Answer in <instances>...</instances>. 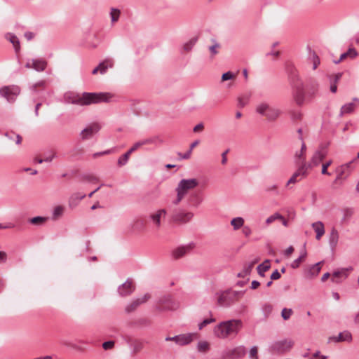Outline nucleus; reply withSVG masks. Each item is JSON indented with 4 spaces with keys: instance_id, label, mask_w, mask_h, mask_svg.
I'll return each instance as SVG.
<instances>
[{
    "instance_id": "nucleus-1",
    "label": "nucleus",
    "mask_w": 359,
    "mask_h": 359,
    "mask_svg": "<svg viewBox=\"0 0 359 359\" xmlns=\"http://www.w3.org/2000/svg\"><path fill=\"white\" fill-rule=\"evenodd\" d=\"M243 327L241 320L232 319L222 321L215 326L213 330L214 335L222 339L231 337H235Z\"/></svg>"
},
{
    "instance_id": "nucleus-2",
    "label": "nucleus",
    "mask_w": 359,
    "mask_h": 359,
    "mask_svg": "<svg viewBox=\"0 0 359 359\" xmlns=\"http://www.w3.org/2000/svg\"><path fill=\"white\" fill-rule=\"evenodd\" d=\"M111 96L104 93H83L81 95H74L69 97V102L79 105H89L101 102H108Z\"/></svg>"
},
{
    "instance_id": "nucleus-3",
    "label": "nucleus",
    "mask_w": 359,
    "mask_h": 359,
    "mask_svg": "<svg viewBox=\"0 0 359 359\" xmlns=\"http://www.w3.org/2000/svg\"><path fill=\"white\" fill-rule=\"evenodd\" d=\"M255 111L270 122L276 121L281 115V110L266 102L257 104Z\"/></svg>"
},
{
    "instance_id": "nucleus-4",
    "label": "nucleus",
    "mask_w": 359,
    "mask_h": 359,
    "mask_svg": "<svg viewBox=\"0 0 359 359\" xmlns=\"http://www.w3.org/2000/svg\"><path fill=\"white\" fill-rule=\"evenodd\" d=\"M198 185V181L196 179H183L180 181L176 188L177 198L174 201V204L177 205L187 194L188 191L194 189Z\"/></svg>"
},
{
    "instance_id": "nucleus-5",
    "label": "nucleus",
    "mask_w": 359,
    "mask_h": 359,
    "mask_svg": "<svg viewBox=\"0 0 359 359\" xmlns=\"http://www.w3.org/2000/svg\"><path fill=\"white\" fill-rule=\"evenodd\" d=\"M217 304L220 306H229L233 302L238 301L243 293L239 291L226 290L217 293Z\"/></svg>"
},
{
    "instance_id": "nucleus-6",
    "label": "nucleus",
    "mask_w": 359,
    "mask_h": 359,
    "mask_svg": "<svg viewBox=\"0 0 359 359\" xmlns=\"http://www.w3.org/2000/svg\"><path fill=\"white\" fill-rule=\"evenodd\" d=\"M20 93V88L15 85L6 86L0 88V95L8 102L13 103Z\"/></svg>"
},
{
    "instance_id": "nucleus-7",
    "label": "nucleus",
    "mask_w": 359,
    "mask_h": 359,
    "mask_svg": "<svg viewBox=\"0 0 359 359\" xmlns=\"http://www.w3.org/2000/svg\"><path fill=\"white\" fill-rule=\"evenodd\" d=\"M355 162H356V158H354L353 160L351 161L350 162L339 166L336 170V172L337 173V175L335 179V181L346 179L353 170V169H354L353 163Z\"/></svg>"
},
{
    "instance_id": "nucleus-8",
    "label": "nucleus",
    "mask_w": 359,
    "mask_h": 359,
    "mask_svg": "<svg viewBox=\"0 0 359 359\" xmlns=\"http://www.w3.org/2000/svg\"><path fill=\"white\" fill-rule=\"evenodd\" d=\"M307 170L308 166L306 163H303V165H299L297 171L287 181V185H289L290 184H295L296 182L300 181L302 179L306 177L307 175Z\"/></svg>"
},
{
    "instance_id": "nucleus-9",
    "label": "nucleus",
    "mask_w": 359,
    "mask_h": 359,
    "mask_svg": "<svg viewBox=\"0 0 359 359\" xmlns=\"http://www.w3.org/2000/svg\"><path fill=\"white\" fill-rule=\"evenodd\" d=\"M245 348L243 346L236 347L232 349L227 350L224 352V359H238L245 355Z\"/></svg>"
},
{
    "instance_id": "nucleus-10",
    "label": "nucleus",
    "mask_w": 359,
    "mask_h": 359,
    "mask_svg": "<svg viewBox=\"0 0 359 359\" xmlns=\"http://www.w3.org/2000/svg\"><path fill=\"white\" fill-rule=\"evenodd\" d=\"M193 217L194 214L191 212L180 211L174 213L172 218L174 222L186 224L190 222Z\"/></svg>"
},
{
    "instance_id": "nucleus-11",
    "label": "nucleus",
    "mask_w": 359,
    "mask_h": 359,
    "mask_svg": "<svg viewBox=\"0 0 359 359\" xmlns=\"http://www.w3.org/2000/svg\"><path fill=\"white\" fill-rule=\"evenodd\" d=\"M167 212L165 209H159L149 215V219L152 222L156 230L161 226V219L165 218Z\"/></svg>"
},
{
    "instance_id": "nucleus-12",
    "label": "nucleus",
    "mask_w": 359,
    "mask_h": 359,
    "mask_svg": "<svg viewBox=\"0 0 359 359\" xmlns=\"http://www.w3.org/2000/svg\"><path fill=\"white\" fill-rule=\"evenodd\" d=\"M47 67V62L43 59H32L29 60L25 67L30 69H34L37 72H42L45 70Z\"/></svg>"
},
{
    "instance_id": "nucleus-13",
    "label": "nucleus",
    "mask_w": 359,
    "mask_h": 359,
    "mask_svg": "<svg viewBox=\"0 0 359 359\" xmlns=\"http://www.w3.org/2000/svg\"><path fill=\"white\" fill-rule=\"evenodd\" d=\"M100 129V126L97 123H93L84 128L81 132V137L83 140H87L92 137Z\"/></svg>"
},
{
    "instance_id": "nucleus-14",
    "label": "nucleus",
    "mask_w": 359,
    "mask_h": 359,
    "mask_svg": "<svg viewBox=\"0 0 359 359\" xmlns=\"http://www.w3.org/2000/svg\"><path fill=\"white\" fill-rule=\"evenodd\" d=\"M194 246L195 245L194 243H190L186 245L180 246L172 251V255L175 259H179L187 253H189L194 248Z\"/></svg>"
},
{
    "instance_id": "nucleus-15",
    "label": "nucleus",
    "mask_w": 359,
    "mask_h": 359,
    "mask_svg": "<svg viewBox=\"0 0 359 359\" xmlns=\"http://www.w3.org/2000/svg\"><path fill=\"white\" fill-rule=\"evenodd\" d=\"M326 156L327 151L325 149H320L316 151L311 158V163L307 165L308 168L318 165Z\"/></svg>"
},
{
    "instance_id": "nucleus-16",
    "label": "nucleus",
    "mask_w": 359,
    "mask_h": 359,
    "mask_svg": "<svg viewBox=\"0 0 359 359\" xmlns=\"http://www.w3.org/2000/svg\"><path fill=\"white\" fill-rule=\"evenodd\" d=\"M150 299V294H145L140 298L134 299L130 304L126 307V312L130 313L134 311L139 306L145 303Z\"/></svg>"
},
{
    "instance_id": "nucleus-17",
    "label": "nucleus",
    "mask_w": 359,
    "mask_h": 359,
    "mask_svg": "<svg viewBox=\"0 0 359 359\" xmlns=\"http://www.w3.org/2000/svg\"><path fill=\"white\" fill-rule=\"evenodd\" d=\"M352 334L348 331L345 330L342 332H340L338 336H334L329 338V342L333 341L335 343L338 342H351L352 341Z\"/></svg>"
},
{
    "instance_id": "nucleus-18",
    "label": "nucleus",
    "mask_w": 359,
    "mask_h": 359,
    "mask_svg": "<svg viewBox=\"0 0 359 359\" xmlns=\"http://www.w3.org/2000/svg\"><path fill=\"white\" fill-rule=\"evenodd\" d=\"M293 344L294 343L291 340L279 341L273 345V349L278 352H285L289 351Z\"/></svg>"
},
{
    "instance_id": "nucleus-19",
    "label": "nucleus",
    "mask_w": 359,
    "mask_h": 359,
    "mask_svg": "<svg viewBox=\"0 0 359 359\" xmlns=\"http://www.w3.org/2000/svg\"><path fill=\"white\" fill-rule=\"evenodd\" d=\"M135 290V287L133 285L132 281L127 280L124 283H123L121 286H119L118 291L121 296L126 297L133 293Z\"/></svg>"
},
{
    "instance_id": "nucleus-20",
    "label": "nucleus",
    "mask_w": 359,
    "mask_h": 359,
    "mask_svg": "<svg viewBox=\"0 0 359 359\" xmlns=\"http://www.w3.org/2000/svg\"><path fill=\"white\" fill-rule=\"evenodd\" d=\"M197 337L196 333H186L178 335L177 344L180 346H185L190 344Z\"/></svg>"
},
{
    "instance_id": "nucleus-21",
    "label": "nucleus",
    "mask_w": 359,
    "mask_h": 359,
    "mask_svg": "<svg viewBox=\"0 0 359 359\" xmlns=\"http://www.w3.org/2000/svg\"><path fill=\"white\" fill-rule=\"evenodd\" d=\"M160 302L163 304V309L172 310L178 307V303L175 302L169 295L161 299Z\"/></svg>"
},
{
    "instance_id": "nucleus-22",
    "label": "nucleus",
    "mask_w": 359,
    "mask_h": 359,
    "mask_svg": "<svg viewBox=\"0 0 359 359\" xmlns=\"http://www.w3.org/2000/svg\"><path fill=\"white\" fill-rule=\"evenodd\" d=\"M306 146L304 142L302 143L301 149L294 154V160L297 164L303 165L306 159Z\"/></svg>"
},
{
    "instance_id": "nucleus-23",
    "label": "nucleus",
    "mask_w": 359,
    "mask_h": 359,
    "mask_svg": "<svg viewBox=\"0 0 359 359\" xmlns=\"http://www.w3.org/2000/svg\"><path fill=\"white\" fill-rule=\"evenodd\" d=\"M86 197V194L75 193L72 194L69 199V206L71 208H75L79 202Z\"/></svg>"
},
{
    "instance_id": "nucleus-24",
    "label": "nucleus",
    "mask_w": 359,
    "mask_h": 359,
    "mask_svg": "<svg viewBox=\"0 0 359 359\" xmlns=\"http://www.w3.org/2000/svg\"><path fill=\"white\" fill-rule=\"evenodd\" d=\"M312 227L316 233V238L320 240L321 237L325 234V226L322 222H316L312 224Z\"/></svg>"
},
{
    "instance_id": "nucleus-25",
    "label": "nucleus",
    "mask_w": 359,
    "mask_h": 359,
    "mask_svg": "<svg viewBox=\"0 0 359 359\" xmlns=\"http://www.w3.org/2000/svg\"><path fill=\"white\" fill-rule=\"evenodd\" d=\"M339 235L337 229L333 227L331 229L329 238V243L332 248H335L337 247L339 241Z\"/></svg>"
},
{
    "instance_id": "nucleus-26",
    "label": "nucleus",
    "mask_w": 359,
    "mask_h": 359,
    "mask_svg": "<svg viewBox=\"0 0 359 359\" xmlns=\"http://www.w3.org/2000/svg\"><path fill=\"white\" fill-rule=\"evenodd\" d=\"M211 41L212 44L208 46V50L210 54V57L212 60L214 57L219 53L221 44L215 39H212Z\"/></svg>"
},
{
    "instance_id": "nucleus-27",
    "label": "nucleus",
    "mask_w": 359,
    "mask_h": 359,
    "mask_svg": "<svg viewBox=\"0 0 359 359\" xmlns=\"http://www.w3.org/2000/svg\"><path fill=\"white\" fill-rule=\"evenodd\" d=\"M114 66V61L111 58H107L98 65L100 72L103 74H104L108 68H111Z\"/></svg>"
},
{
    "instance_id": "nucleus-28",
    "label": "nucleus",
    "mask_w": 359,
    "mask_h": 359,
    "mask_svg": "<svg viewBox=\"0 0 359 359\" xmlns=\"http://www.w3.org/2000/svg\"><path fill=\"white\" fill-rule=\"evenodd\" d=\"M358 55L356 50L353 48H351L347 52L344 53L341 55L340 58L338 60L334 61V63L338 64L346 57L355 58Z\"/></svg>"
},
{
    "instance_id": "nucleus-29",
    "label": "nucleus",
    "mask_w": 359,
    "mask_h": 359,
    "mask_svg": "<svg viewBox=\"0 0 359 359\" xmlns=\"http://www.w3.org/2000/svg\"><path fill=\"white\" fill-rule=\"evenodd\" d=\"M6 39L13 45L15 52L18 53L20 50V45L18 38L11 33H8L6 35Z\"/></svg>"
},
{
    "instance_id": "nucleus-30",
    "label": "nucleus",
    "mask_w": 359,
    "mask_h": 359,
    "mask_svg": "<svg viewBox=\"0 0 359 359\" xmlns=\"http://www.w3.org/2000/svg\"><path fill=\"white\" fill-rule=\"evenodd\" d=\"M322 263H323V262H319L309 267V269H308L307 273L310 278H313V277L318 276V274L320 271V269H321L320 265Z\"/></svg>"
},
{
    "instance_id": "nucleus-31",
    "label": "nucleus",
    "mask_w": 359,
    "mask_h": 359,
    "mask_svg": "<svg viewBox=\"0 0 359 359\" xmlns=\"http://www.w3.org/2000/svg\"><path fill=\"white\" fill-rule=\"evenodd\" d=\"M154 140L151 138L144 139L143 140L137 142L133 144V146L128 150L130 154H132L133 151L139 149L140 147L146 144H152L154 142Z\"/></svg>"
},
{
    "instance_id": "nucleus-32",
    "label": "nucleus",
    "mask_w": 359,
    "mask_h": 359,
    "mask_svg": "<svg viewBox=\"0 0 359 359\" xmlns=\"http://www.w3.org/2000/svg\"><path fill=\"white\" fill-rule=\"evenodd\" d=\"M256 262H257V261H255V262H252L249 264H245L243 266V269L240 273H238L237 276L239 278H245V277L248 276L250 273V272L254 266V264Z\"/></svg>"
},
{
    "instance_id": "nucleus-33",
    "label": "nucleus",
    "mask_w": 359,
    "mask_h": 359,
    "mask_svg": "<svg viewBox=\"0 0 359 359\" xmlns=\"http://www.w3.org/2000/svg\"><path fill=\"white\" fill-rule=\"evenodd\" d=\"M309 60L313 63V69H316L320 65V60L315 51H309Z\"/></svg>"
},
{
    "instance_id": "nucleus-34",
    "label": "nucleus",
    "mask_w": 359,
    "mask_h": 359,
    "mask_svg": "<svg viewBox=\"0 0 359 359\" xmlns=\"http://www.w3.org/2000/svg\"><path fill=\"white\" fill-rule=\"evenodd\" d=\"M269 260L264 261L257 266V272L261 276H264V273L270 269Z\"/></svg>"
},
{
    "instance_id": "nucleus-35",
    "label": "nucleus",
    "mask_w": 359,
    "mask_h": 359,
    "mask_svg": "<svg viewBox=\"0 0 359 359\" xmlns=\"http://www.w3.org/2000/svg\"><path fill=\"white\" fill-rule=\"evenodd\" d=\"M341 212L343 215L341 221L343 222H346L351 218V217L353 216V215L354 213V210L352 208H346L341 210Z\"/></svg>"
},
{
    "instance_id": "nucleus-36",
    "label": "nucleus",
    "mask_w": 359,
    "mask_h": 359,
    "mask_svg": "<svg viewBox=\"0 0 359 359\" xmlns=\"http://www.w3.org/2000/svg\"><path fill=\"white\" fill-rule=\"evenodd\" d=\"M231 224L234 230H238L244 224V219L241 217H235L231 219Z\"/></svg>"
},
{
    "instance_id": "nucleus-37",
    "label": "nucleus",
    "mask_w": 359,
    "mask_h": 359,
    "mask_svg": "<svg viewBox=\"0 0 359 359\" xmlns=\"http://www.w3.org/2000/svg\"><path fill=\"white\" fill-rule=\"evenodd\" d=\"M48 220L47 217H41V216H37L34 217L33 218H31L29 220V222L36 226H41L45 224Z\"/></svg>"
},
{
    "instance_id": "nucleus-38",
    "label": "nucleus",
    "mask_w": 359,
    "mask_h": 359,
    "mask_svg": "<svg viewBox=\"0 0 359 359\" xmlns=\"http://www.w3.org/2000/svg\"><path fill=\"white\" fill-rule=\"evenodd\" d=\"M347 274L345 270H341L340 271H335L332 273V280L335 283L341 282L340 280H338L339 278H342L343 279L346 278Z\"/></svg>"
},
{
    "instance_id": "nucleus-39",
    "label": "nucleus",
    "mask_w": 359,
    "mask_h": 359,
    "mask_svg": "<svg viewBox=\"0 0 359 359\" xmlns=\"http://www.w3.org/2000/svg\"><path fill=\"white\" fill-rule=\"evenodd\" d=\"M355 108V104L353 102H350L342 106L341 109V115L344 114H349L354 111Z\"/></svg>"
},
{
    "instance_id": "nucleus-40",
    "label": "nucleus",
    "mask_w": 359,
    "mask_h": 359,
    "mask_svg": "<svg viewBox=\"0 0 359 359\" xmlns=\"http://www.w3.org/2000/svg\"><path fill=\"white\" fill-rule=\"evenodd\" d=\"M210 348V344L206 341H200L197 344V350L199 352L205 353Z\"/></svg>"
},
{
    "instance_id": "nucleus-41",
    "label": "nucleus",
    "mask_w": 359,
    "mask_h": 359,
    "mask_svg": "<svg viewBox=\"0 0 359 359\" xmlns=\"http://www.w3.org/2000/svg\"><path fill=\"white\" fill-rule=\"evenodd\" d=\"M65 208L62 205L56 206L53 211V219H57L60 217H61L64 213Z\"/></svg>"
},
{
    "instance_id": "nucleus-42",
    "label": "nucleus",
    "mask_w": 359,
    "mask_h": 359,
    "mask_svg": "<svg viewBox=\"0 0 359 359\" xmlns=\"http://www.w3.org/2000/svg\"><path fill=\"white\" fill-rule=\"evenodd\" d=\"M130 154H130L128 151L126 153L120 156L117 161L118 165L119 167L125 165L127 163Z\"/></svg>"
},
{
    "instance_id": "nucleus-43",
    "label": "nucleus",
    "mask_w": 359,
    "mask_h": 359,
    "mask_svg": "<svg viewBox=\"0 0 359 359\" xmlns=\"http://www.w3.org/2000/svg\"><path fill=\"white\" fill-rule=\"evenodd\" d=\"M197 40H198L197 36H195V37L191 39L188 42L184 43V46H183L184 50L187 52L191 50L194 46L196 44Z\"/></svg>"
},
{
    "instance_id": "nucleus-44",
    "label": "nucleus",
    "mask_w": 359,
    "mask_h": 359,
    "mask_svg": "<svg viewBox=\"0 0 359 359\" xmlns=\"http://www.w3.org/2000/svg\"><path fill=\"white\" fill-rule=\"evenodd\" d=\"M238 106L241 108L246 106L250 100V95H242L238 97Z\"/></svg>"
},
{
    "instance_id": "nucleus-45",
    "label": "nucleus",
    "mask_w": 359,
    "mask_h": 359,
    "mask_svg": "<svg viewBox=\"0 0 359 359\" xmlns=\"http://www.w3.org/2000/svg\"><path fill=\"white\" fill-rule=\"evenodd\" d=\"M5 136L7 137L9 140H13L14 137H16L15 143L17 144H20L22 142V137L20 135L15 134L13 132L11 133H6Z\"/></svg>"
},
{
    "instance_id": "nucleus-46",
    "label": "nucleus",
    "mask_w": 359,
    "mask_h": 359,
    "mask_svg": "<svg viewBox=\"0 0 359 359\" xmlns=\"http://www.w3.org/2000/svg\"><path fill=\"white\" fill-rule=\"evenodd\" d=\"M237 74L232 72H227L224 73L222 76V81H226L231 79H234L236 77Z\"/></svg>"
},
{
    "instance_id": "nucleus-47",
    "label": "nucleus",
    "mask_w": 359,
    "mask_h": 359,
    "mask_svg": "<svg viewBox=\"0 0 359 359\" xmlns=\"http://www.w3.org/2000/svg\"><path fill=\"white\" fill-rule=\"evenodd\" d=\"M293 311L291 309H283L281 312V316L284 320H288L292 316Z\"/></svg>"
},
{
    "instance_id": "nucleus-48",
    "label": "nucleus",
    "mask_w": 359,
    "mask_h": 359,
    "mask_svg": "<svg viewBox=\"0 0 359 359\" xmlns=\"http://www.w3.org/2000/svg\"><path fill=\"white\" fill-rule=\"evenodd\" d=\"M279 218H282V215L278 212H276L266 219V224H270L275 220L278 219Z\"/></svg>"
},
{
    "instance_id": "nucleus-49",
    "label": "nucleus",
    "mask_w": 359,
    "mask_h": 359,
    "mask_svg": "<svg viewBox=\"0 0 359 359\" xmlns=\"http://www.w3.org/2000/svg\"><path fill=\"white\" fill-rule=\"evenodd\" d=\"M250 359H258V348L256 346H252L249 353Z\"/></svg>"
},
{
    "instance_id": "nucleus-50",
    "label": "nucleus",
    "mask_w": 359,
    "mask_h": 359,
    "mask_svg": "<svg viewBox=\"0 0 359 359\" xmlns=\"http://www.w3.org/2000/svg\"><path fill=\"white\" fill-rule=\"evenodd\" d=\"M215 318H210L208 319H205L204 320H203L199 325H198V329L199 330H202L204 327H205L206 325H208V324L211 323H214L215 322Z\"/></svg>"
},
{
    "instance_id": "nucleus-51",
    "label": "nucleus",
    "mask_w": 359,
    "mask_h": 359,
    "mask_svg": "<svg viewBox=\"0 0 359 359\" xmlns=\"http://www.w3.org/2000/svg\"><path fill=\"white\" fill-rule=\"evenodd\" d=\"M332 161L330 160L322 165L321 172L323 175H331L329 172H327V168L332 164Z\"/></svg>"
},
{
    "instance_id": "nucleus-52",
    "label": "nucleus",
    "mask_w": 359,
    "mask_h": 359,
    "mask_svg": "<svg viewBox=\"0 0 359 359\" xmlns=\"http://www.w3.org/2000/svg\"><path fill=\"white\" fill-rule=\"evenodd\" d=\"M294 99H295L296 102L298 104H302V102L304 101V95L301 90H299V92L297 93V94L294 96Z\"/></svg>"
},
{
    "instance_id": "nucleus-53",
    "label": "nucleus",
    "mask_w": 359,
    "mask_h": 359,
    "mask_svg": "<svg viewBox=\"0 0 359 359\" xmlns=\"http://www.w3.org/2000/svg\"><path fill=\"white\" fill-rule=\"evenodd\" d=\"M341 77V74H339L335 76V79H334V82L333 83L331 84L330 86V91L332 93H336L337 92V81L340 79Z\"/></svg>"
},
{
    "instance_id": "nucleus-54",
    "label": "nucleus",
    "mask_w": 359,
    "mask_h": 359,
    "mask_svg": "<svg viewBox=\"0 0 359 359\" xmlns=\"http://www.w3.org/2000/svg\"><path fill=\"white\" fill-rule=\"evenodd\" d=\"M300 257H299L297 259H294L290 264L291 268L292 269H297L299 266V265L304 262Z\"/></svg>"
},
{
    "instance_id": "nucleus-55",
    "label": "nucleus",
    "mask_w": 359,
    "mask_h": 359,
    "mask_svg": "<svg viewBox=\"0 0 359 359\" xmlns=\"http://www.w3.org/2000/svg\"><path fill=\"white\" fill-rule=\"evenodd\" d=\"M120 15V11L116 9H113L111 12V20L113 22L117 21Z\"/></svg>"
},
{
    "instance_id": "nucleus-56",
    "label": "nucleus",
    "mask_w": 359,
    "mask_h": 359,
    "mask_svg": "<svg viewBox=\"0 0 359 359\" xmlns=\"http://www.w3.org/2000/svg\"><path fill=\"white\" fill-rule=\"evenodd\" d=\"M114 346V341H107L102 344V348L104 350L111 349Z\"/></svg>"
},
{
    "instance_id": "nucleus-57",
    "label": "nucleus",
    "mask_w": 359,
    "mask_h": 359,
    "mask_svg": "<svg viewBox=\"0 0 359 359\" xmlns=\"http://www.w3.org/2000/svg\"><path fill=\"white\" fill-rule=\"evenodd\" d=\"M242 232L245 235V236L248 237L252 233V229H250V227L245 226L243 228Z\"/></svg>"
},
{
    "instance_id": "nucleus-58",
    "label": "nucleus",
    "mask_w": 359,
    "mask_h": 359,
    "mask_svg": "<svg viewBox=\"0 0 359 359\" xmlns=\"http://www.w3.org/2000/svg\"><path fill=\"white\" fill-rule=\"evenodd\" d=\"M291 117L293 120H299L302 118V114L299 111H292Z\"/></svg>"
},
{
    "instance_id": "nucleus-59",
    "label": "nucleus",
    "mask_w": 359,
    "mask_h": 359,
    "mask_svg": "<svg viewBox=\"0 0 359 359\" xmlns=\"http://www.w3.org/2000/svg\"><path fill=\"white\" fill-rule=\"evenodd\" d=\"M191 154V150L187 151L184 154L178 153V156L180 159H188L190 158Z\"/></svg>"
},
{
    "instance_id": "nucleus-60",
    "label": "nucleus",
    "mask_w": 359,
    "mask_h": 359,
    "mask_svg": "<svg viewBox=\"0 0 359 359\" xmlns=\"http://www.w3.org/2000/svg\"><path fill=\"white\" fill-rule=\"evenodd\" d=\"M280 278V272L276 269L275 270L272 274L271 275V280H278Z\"/></svg>"
},
{
    "instance_id": "nucleus-61",
    "label": "nucleus",
    "mask_w": 359,
    "mask_h": 359,
    "mask_svg": "<svg viewBox=\"0 0 359 359\" xmlns=\"http://www.w3.org/2000/svg\"><path fill=\"white\" fill-rule=\"evenodd\" d=\"M204 126L202 123L197 124L193 129L194 133L201 132L203 130Z\"/></svg>"
},
{
    "instance_id": "nucleus-62",
    "label": "nucleus",
    "mask_w": 359,
    "mask_h": 359,
    "mask_svg": "<svg viewBox=\"0 0 359 359\" xmlns=\"http://www.w3.org/2000/svg\"><path fill=\"white\" fill-rule=\"evenodd\" d=\"M7 260V254L4 251H0V263H4Z\"/></svg>"
},
{
    "instance_id": "nucleus-63",
    "label": "nucleus",
    "mask_w": 359,
    "mask_h": 359,
    "mask_svg": "<svg viewBox=\"0 0 359 359\" xmlns=\"http://www.w3.org/2000/svg\"><path fill=\"white\" fill-rule=\"evenodd\" d=\"M311 359H327V356L320 355V351L316 352Z\"/></svg>"
},
{
    "instance_id": "nucleus-64",
    "label": "nucleus",
    "mask_w": 359,
    "mask_h": 359,
    "mask_svg": "<svg viewBox=\"0 0 359 359\" xmlns=\"http://www.w3.org/2000/svg\"><path fill=\"white\" fill-rule=\"evenodd\" d=\"M294 250V248L292 246H290L285 250L284 254L286 257H289L293 253Z\"/></svg>"
}]
</instances>
